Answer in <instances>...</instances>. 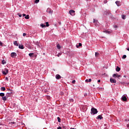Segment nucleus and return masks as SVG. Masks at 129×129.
<instances>
[{
	"label": "nucleus",
	"instance_id": "obj_32",
	"mask_svg": "<svg viewBox=\"0 0 129 129\" xmlns=\"http://www.w3.org/2000/svg\"><path fill=\"white\" fill-rule=\"evenodd\" d=\"M2 64H3V65L6 64V62L5 61V60H2Z\"/></svg>",
	"mask_w": 129,
	"mask_h": 129
},
{
	"label": "nucleus",
	"instance_id": "obj_44",
	"mask_svg": "<svg viewBox=\"0 0 129 129\" xmlns=\"http://www.w3.org/2000/svg\"><path fill=\"white\" fill-rule=\"evenodd\" d=\"M127 127H129V124H127Z\"/></svg>",
	"mask_w": 129,
	"mask_h": 129
},
{
	"label": "nucleus",
	"instance_id": "obj_16",
	"mask_svg": "<svg viewBox=\"0 0 129 129\" xmlns=\"http://www.w3.org/2000/svg\"><path fill=\"white\" fill-rule=\"evenodd\" d=\"M57 48L58 49V50L61 49V46H60V44H57Z\"/></svg>",
	"mask_w": 129,
	"mask_h": 129
},
{
	"label": "nucleus",
	"instance_id": "obj_20",
	"mask_svg": "<svg viewBox=\"0 0 129 129\" xmlns=\"http://www.w3.org/2000/svg\"><path fill=\"white\" fill-rule=\"evenodd\" d=\"M25 19H26V20H29V19H30V17L29 16V15H27L25 17Z\"/></svg>",
	"mask_w": 129,
	"mask_h": 129
},
{
	"label": "nucleus",
	"instance_id": "obj_33",
	"mask_svg": "<svg viewBox=\"0 0 129 129\" xmlns=\"http://www.w3.org/2000/svg\"><path fill=\"white\" fill-rule=\"evenodd\" d=\"M75 82H76V81L73 80V81H72L73 84H75Z\"/></svg>",
	"mask_w": 129,
	"mask_h": 129
},
{
	"label": "nucleus",
	"instance_id": "obj_6",
	"mask_svg": "<svg viewBox=\"0 0 129 129\" xmlns=\"http://www.w3.org/2000/svg\"><path fill=\"white\" fill-rule=\"evenodd\" d=\"M115 4L117 5V7H120L121 6V4L119 1H116Z\"/></svg>",
	"mask_w": 129,
	"mask_h": 129
},
{
	"label": "nucleus",
	"instance_id": "obj_1",
	"mask_svg": "<svg viewBox=\"0 0 129 129\" xmlns=\"http://www.w3.org/2000/svg\"><path fill=\"white\" fill-rule=\"evenodd\" d=\"M91 113L92 114H96V113H97L98 111H97V109H96L95 108H92L91 110Z\"/></svg>",
	"mask_w": 129,
	"mask_h": 129
},
{
	"label": "nucleus",
	"instance_id": "obj_43",
	"mask_svg": "<svg viewBox=\"0 0 129 129\" xmlns=\"http://www.w3.org/2000/svg\"><path fill=\"white\" fill-rule=\"evenodd\" d=\"M98 82L99 83V82H100V80H98Z\"/></svg>",
	"mask_w": 129,
	"mask_h": 129
},
{
	"label": "nucleus",
	"instance_id": "obj_31",
	"mask_svg": "<svg viewBox=\"0 0 129 129\" xmlns=\"http://www.w3.org/2000/svg\"><path fill=\"white\" fill-rule=\"evenodd\" d=\"M70 102H73V101H74V100L73 99H70Z\"/></svg>",
	"mask_w": 129,
	"mask_h": 129
},
{
	"label": "nucleus",
	"instance_id": "obj_12",
	"mask_svg": "<svg viewBox=\"0 0 129 129\" xmlns=\"http://www.w3.org/2000/svg\"><path fill=\"white\" fill-rule=\"evenodd\" d=\"M116 71H117V72H119V71H120V68L118 67H117L116 68Z\"/></svg>",
	"mask_w": 129,
	"mask_h": 129
},
{
	"label": "nucleus",
	"instance_id": "obj_28",
	"mask_svg": "<svg viewBox=\"0 0 129 129\" xmlns=\"http://www.w3.org/2000/svg\"><path fill=\"white\" fill-rule=\"evenodd\" d=\"M122 58V59H125V58H126V55H123Z\"/></svg>",
	"mask_w": 129,
	"mask_h": 129
},
{
	"label": "nucleus",
	"instance_id": "obj_2",
	"mask_svg": "<svg viewBox=\"0 0 129 129\" xmlns=\"http://www.w3.org/2000/svg\"><path fill=\"white\" fill-rule=\"evenodd\" d=\"M8 73H9V70H8V69H5V71H2V73L4 75H7Z\"/></svg>",
	"mask_w": 129,
	"mask_h": 129
},
{
	"label": "nucleus",
	"instance_id": "obj_47",
	"mask_svg": "<svg viewBox=\"0 0 129 129\" xmlns=\"http://www.w3.org/2000/svg\"><path fill=\"white\" fill-rule=\"evenodd\" d=\"M70 129H75V128H71Z\"/></svg>",
	"mask_w": 129,
	"mask_h": 129
},
{
	"label": "nucleus",
	"instance_id": "obj_9",
	"mask_svg": "<svg viewBox=\"0 0 129 129\" xmlns=\"http://www.w3.org/2000/svg\"><path fill=\"white\" fill-rule=\"evenodd\" d=\"M55 78H56V79H61V76L59 75H56L55 76Z\"/></svg>",
	"mask_w": 129,
	"mask_h": 129
},
{
	"label": "nucleus",
	"instance_id": "obj_26",
	"mask_svg": "<svg viewBox=\"0 0 129 129\" xmlns=\"http://www.w3.org/2000/svg\"><path fill=\"white\" fill-rule=\"evenodd\" d=\"M4 95H5V93H0V96L4 97Z\"/></svg>",
	"mask_w": 129,
	"mask_h": 129
},
{
	"label": "nucleus",
	"instance_id": "obj_24",
	"mask_svg": "<svg viewBox=\"0 0 129 129\" xmlns=\"http://www.w3.org/2000/svg\"><path fill=\"white\" fill-rule=\"evenodd\" d=\"M1 90H2V91H5V90H6V88L5 87H1Z\"/></svg>",
	"mask_w": 129,
	"mask_h": 129
},
{
	"label": "nucleus",
	"instance_id": "obj_21",
	"mask_svg": "<svg viewBox=\"0 0 129 129\" xmlns=\"http://www.w3.org/2000/svg\"><path fill=\"white\" fill-rule=\"evenodd\" d=\"M98 56H99V53H98V52H95V57H98Z\"/></svg>",
	"mask_w": 129,
	"mask_h": 129
},
{
	"label": "nucleus",
	"instance_id": "obj_17",
	"mask_svg": "<svg viewBox=\"0 0 129 129\" xmlns=\"http://www.w3.org/2000/svg\"><path fill=\"white\" fill-rule=\"evenodd\" d=\"M19 49H24V45H19Z\"/></svg>",
	"mask_w": 129,
	"mask_h": 129
},
{
	"label": "nucleus",
	"instance_id": "obj_13",
	"mask_svg": "<svg viewBox=\"0 0 129 129\" xmlns=\"http://www.w3.org/2000/svg\"><path fill=\"white\" fill-rule=\"evenodd\" d=\"M14 44L15 46H19V43H18V42L17 41H15L14 42Z\"/></svg>",
	"mask_w": 129,
	"mask_h": 129
},
{
	"label": "nucleus",
	"instance_id": "obj_4",
	"mask_svg": "<svg viewBox=\"0 0 129 129\" xmlns=\"http://www.w3.org/2000/svg\"><path fill=\"white\" fill-rule=\"evenodd\" d=\"M11 57H12V58H15L16 57H17V53L16 52H12L11 54Z\"/></svg>",
	"mask_w": 129,
	"mask_h": 129
},
{
	"label": "nucleus",
	"instance_id": "obj_5",
	"mask_svg": "<svg viewBox=\"0 0 129 129\" xmlns=\"http://www.w3.org/2000/svg\"><path fill=\"white\" fill-rule=\"evenodd\" d=\"M47 12L49 14H50V15H52V14H53V10H52L48 8L47 10Z\"/></svg>",
	"mask_w": 129,
	"mask_h": 129
},
{
	"label": "nucleus",
	"instance_id": "obj_42",
	"mask_svg": "<svg viewBox=\"0 0 129 129\" xmlns=\"http://www.w3.org/2000/svg\"><path fill=\"white\" fill-rule=\"evenodd\" d=\"M6 80H9V78H8V77H6Z\"/></svg>",
	"mask_w": 129,
	"mask_h": 129
},
{
	"label": "nucleus",
	"instance_id": "obj_45",
	"mask_svg": "<svg viewBox=\"0 0 129 129\" xmlns=\"http://www.w3.org/2000/svg\"><path fill=\"white\" fill-rule=\"evenodd\" d=\"M61 127H58V128H57V129H61Z\"/></svg>",
	"mask_w": 129,
	"mask_h": 129
},
{
	"label": "nucleus",
	"instance_id": "obj_19",
	"mask_svg": "<svg viewBox=\"0 0 129 129\" xmlns=\"http://www.w3.org/2000/svg\"><path fill=\"white\" fill-rule=\"evenodd\" d=\"M105 15H109V11H106L105 12Z\"/></svg>",
	"mask_w": 129,
	"mask_h": 129
},
{
	"label": "nucleus",
	"instance_id": "obj_39",
	"mask_svg": "<svg viewBox=\"0 0 129 129\" xmlns=\"http://www.w3.org/2000/svg\"><path fill=\"white\" fill-rule=\"evenodd\" d=\"M26 35H27V34H26V33H23V36L24 37H25V36H26Z\"/></svg>",
	"mask_w": 129,
	"mask_h": 129
},
{
	"label": "nucleus",
	"instance_id": "obj_11",
	"mask_svg": "<svg viewBox=\"0 0 129 129\" xmlns=\"http://www.w3.org/2000/svg\"><path fill=\"white\" fill-rule=\"evenodd\" d=\"M102 118H103V117H102V116L99 115L97 117V119H102Z\"/></svg>",
	"mask_w": 129,
	"mask_h": 129
},
{
	"label": "nucleus",
	"instance_id": "obj_14",
	"mask_svg": "<svg viewBox=\"0 0 129 129\" xmlns=\"http://www.w3.org/2000/svg\"><path fill=\"white\" fill-rule=\"evenodd\" d=\"M7 96H4V97H2V99H3V100H4V101H6V100H7Z\"/></svg>",
	"mask_w": 129,
	"mask_h": 129
},
{
	"label": "nucleus",
	"instance_id": "obj_40",
	"mask_svg": "<svg viewBox=\"0 0 129 129\" xmlns=\"http://www.w3.org/2000/svg\"><path fill=\"white\" fill-rule=\"evenodd\" d=\"M0 46H3V43L0 41Z\"/></svg>",
	"mask_w": 129,
	"mask_h": 129
},
{
	"label": "nucleus",
	"instance_id": "obj_37",
	"mask_svg": "<svg viewBox=\"0 0 129 129\" xmlns=\"http://www.w3.org/2000/svg\"><path fill=\"white\" fill-rule=\"evenodd\" d=\"M94 23H97V21L95 20V19H94Z\"/></svg>",
	"mask_w": 129,
	"mask_h": 129
},
{
	"label": "nucleus",
	"instance_id": "obj_7",
	"mask_svg": "<svg viewBox=\"0 0 129 129\" xmlns=\"http://www.w3.org/2000/svg\"><path fill=\"white\" fill-rule=\"evenodd\" d=\"M110 81L111 83H116V80L115 79H110Z\"/></svg>",
	"mask_w": 129,
	"mask_h": 129
},
{
	"label": "nucleus",
	"instance_id": "obj_23",
	"mask_svg": "<svg viewBox=\"0 0 129 129\" xmlns=\"http://www.w3.org/2000/svg\"><path fill=\"white\" fill-rule=\"evenodd\" d=\"M33 55H34V53H30L29 54V56H30V57H33Z\"/></svg>",
	"mask_w": 129,
	"mask_h": 129
},
{
	"label": "nucleus",
	"instance_id": "obj_46",
	"mask_svg": "<svg viewBox=\"0 0 129 129\" xmlns=\"http://www.w3.org/2000/svg\"><path fill=\"white\" fill-rule=\"evenodd\" d=\"M12 123H13L14 124V123H15V122H12Z\"/></svg>",
	"mask_w": 129,
	"mask_h": 129
},
{
	"label": "nucleus",
	"instance_id": "obj_29",
	"mask_svg": "<svg viewBox=\"0 0 129 129\" xmlns=\"http://www.w3.org/2000/svg\"><path fill=\"white\" fill-rule=\"evenodd\" d=\"M39 2H40V0H35V4H38V3H39Z\"/></svg>",
	"mask_w": 129,
	"mask_h": 129
},
{
	"label": "nucleus",
	"instance_id": "obj_35",
	"mask_svg": "<svg viewBox=\"0 0 129 129\" xmlns=\"http://www.w3.org/2000/svg\"><path fill=\"white\" fill-rule=\"evenodd\" d=\"M81 46H82V44H81V43H79V47H81Z\"/></svg>",
	"mask_w": 129,
	"mask_h": 129
},
{
	"label": "nucleus",
	"instance_id": "obj_22",
	"mask_svg": "<svg viewBox=\"0 0 129 129\" xmlns=\"http://www.w3.org/2000/svg\"><path fill=\"white\" fill-rule=\"evenodd\" d=\"M40 27H41V28H45V27H46V25L45 24H41Z\"/></svg>",
	"mask_w": 129,
	"mask_h": 129
},
{
	"label": "nucleus",
	"instance_id": "obj_36",
	"mask_svg": "<svg viewBox=\"0 0 129 129\" xmlns=\"http://www.w3.org/2000/svg\"><path fill=\"white\" fill-rule=\"evenodd\" d=\"M114 28L115 29H117V26L114 25Z\"/></svg>",
	"mask_w": 129,
	"mask_h": 129
},
{
	"label": "nucleus",
	"instance_id": "obj_34",
	"mask_svg": "<svg viewBox=\"0 0 129 129\" xmlns=\"http://www.w3.org/2000/svg\"><path fill=\"white\" fill-rule=\"evenodd\" d=\"M18 16H19V17L20 18H22V14H20L19 13V14H18Z\"/></svg>",
	"mask_w": 129,
	"mask_h": 129
},
{
	"label": "nucleus",
	"instance_id": "obj_8",
	"mask_svg": "<svg viewBox=\"0 0 129 129\" xmlns=\"http://www.w3.org/2000/svg\"><path fill=\"white\" fill-rule=\"evenodd\" d=\"M113 77H117L118 78L119 77H120V75H118L117 74H114L113 75Z\"/></svg>",
	"mask_w": 129,
	"mask_h": 129
},
{
	"label": "nucleus",
	"instance_id": "obj_10",
	"mask_svg": "<svg viewBox=\"0 0 129 129\" xmlns=\"http://www.w3.org/2000/svg\"><path fill=\"white\" fill-rule=\"evenodd\" d=\"M126 97L125 96H123L122 97V100L123 101H126Z\"/></svg>",
	"mask_w": 129,
	"mask_h": 129
},
{
	"label": "nucleus",
	"instance_id": "obj_18",
	"mask_svg": "<svg viewBox=\"0 0 129 129\" xmlns=\"http://www.w3.org/2000/svg\"><path fill=\"white\" fill-rule=\"evenodd\" d=\"M85 82H91V79H86V80H85Z\"/></svg>",
	"mask_w": 129,
	"mask_h": 129
},
{
	"label": "nucleus",
	"instance_id": "obj_3",
	"mask_svg": "<svg viewBox=\"0 0 129 129\" xmlns=\"http://www.w3.org/2000/svg\"><path fill=\"white\" fill-rule=\"evenodd\" d=\"M69 13L71 16H75V11L74 10H70Z\"/></svg>",
	"mask_w": 129,
	"mask_h": 129
},
{
	"label": "nucleus",
	"instance_id": "obj_38",
	"mask_svg": "<svg viewBox=\"0 0 129 129\" xmlns=\"http://www.w3.org/2000/svg\"><path fill=\"white\" fill-rule=\"evenodd\" d=\"M60 55H61V54L60 53H58L57 54V57H60Z\"/></svg>",
	"mask_w": 129,
	"mask_h": 129
},
{
	"label": "nucleus",
	"instance_id": "obj_15",
	"mask_svg": "<svg viewBox=\"0 0 129 129\" xmlns=\"http://www.w3.org/2000/svg\"><path fill=\"white\" fill-rule=\"evenodd\" d=\"M125 17H126V16L124 15H121V18H122V19L123 20H125Z\"/></svg>",
	"mask_w": 129,
	"mask_h": 129
},
{
	"label": "nucleus",
	"instance_id": "obj_30",
	"mask_svg": "<svg viewBox=\"0 0 129 129\" xmlns=\"http://www.w3.org/2000/svg\"><path fill=\"white\" fill-rule=\"evenodd\" d=\"M46 27H49V23L48 22L45 23Z\"/></svg>",
	"mask_w": 129,
	"mask_h": 129
},
{
	"label": "nucleus",
	"instance_id": "obj_41",
	"mask_svg": "<svg viewBox=\"0 0 129 129\" xmlns=\"http://www.w3.org/2000/svg\"><path fill=\"white\" fill-rule=\"evenodd\" d=\"M23 17H26V14H23Z\"/></svg>",
	"mask_w": 129,
	"mask_h": 129
},
{
	"label": "nucleus",
	"instance_id": "obj_27",
	"mask_svg": "<svg viewBox=\"0 0 129 129\" xmlns=\"http://www.w3.org/2000/svg\"><path fill=\"white\" fill-rule=\"evenodd\" d=\"M105 33H106V34H110V31H105Z\"/></svg>",
	"mask_w": 129,
	"mask_h": 129
},
{
	"label": "nucleus",
	"instance_id": "obj_25",
	"mask_svg": "<svg viewBox=\"0 0 129 129\" xmlns=\"http://www.w3.org/2000/svg\"><path fill=\"white\" fill-rule=\"evenodd\" d=\"M57 120H58V122H61V119L60 118V117H57Z\"/></svg>",
	"mask_w": 129,
	"mask_h": 129
}]
</instances>
